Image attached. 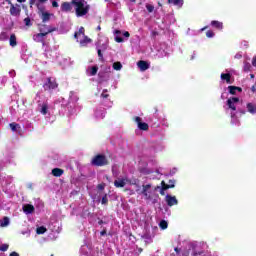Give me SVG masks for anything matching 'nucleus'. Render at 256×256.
I'll return each mask as SVG.
<instances>
[{
	"instance_id": "obj_40",
	"label": "nucleus",
	"mask_w": 256,
	"mask_h": 256,
	"mask_svg": "<svg viewBox=\"0 0 256 256\" xmlns=\"http://www.w3.org/2000/svg\"><path fill=\"white\" fill-rule=\"evenodd\" d=\"M122 35H123V37H125L126 39H129V37H131V34H129L128 31H124V32L122 33Z\"/></svg>"
},
{
	"instance_id": "obj_50",
	"label": "nucleus",
	"mask_w": 256,
	"mask_h": 256,
	"mask_svg": "<svg viewBox=\"0 0 256 256\" xmlns=\"http://www.w3.org/2000/svg\"><path fill=\"white\" fill-rule=\"evenodd\" d=\"M18 3H25L26 0H17Z\"/></svg>"
},
{
	"instance_id": "obj_51",
	"label": "nucleus",
	"mask_w": 256,
	"mask_h": 256,
	"mask_svg": "<svg viewBox=\"0 0 256 256\" xmlns=\"http://www.w3.org/2000/svg\"><path fill=\"white\" fill-rule=\"evenodd\" d=\"M97 31H101V26H98V27H97Z\"/></svg>"
},
{
	"instance_id": "obj_45",
	"label": "nucleus",
	"mask_w": 256,
	"mask_h": 256,
	"mask_svg": "<svg viewBox=\"0 0 256 256\" xmlns=\"http://www.w3.org/2000/svg\"><path fill=\"white\" fill-rule=\"evenodd\" d=\"M9 256H19V253H17V252H11Z\"/></svg>"
},
{
	"instance_id": "obj_2",
	"label": "nucleus",
	"mask_w": 256,
	"mask_h": 256,
	"mask_svg": "<svg viewBox=\"0 0 256 256\" xmlns=\"http://www.w3.org/2000/svg\"><path fill=\"white\" fill-rule=\"evenodd\" d=\"M239 103H241V99H239V97H230L226 102L228 108L231 109V111H233L231 112V123H233L234 125L239 123V120L235 115V111H237V105H239Z\"/></svg>"
},
{
	"instance_id": "obj_28",
	"label": "nucleus",
	"mask_w": 256,
	"mask_h": 256,
	"mask_svg": "<svg viewBox=\"0 0 256 256\" xmlns=\"http://www.w3.org/2000/svg\"><path fill=\"white\" fill-rule=\"evenodd\" d=\"M37 235H44V233H47V228L45 226H40L36 228Z\"/></svg>"
},
{
	"instance_id": "obj_30",
	"label": "nucleus",
	"mask_w": 256,
	"mask_h": 256,
	"mask_svg": "<svg viewBox=\"0 0 256 256\" xmlns=\"http://www.w3.org/2000/svg\"><path fill=\"white\" fill-rule=\"evenodd\" d=\"M159 227H160V229L165 230V229H167V227H169V224L167 223V221L162 220L159 223Z\"/></svg>"
},
{
	"instance_id": "obj_9",
	"label": "nucleus",
	"mask_w": 256,
	"mask_h": 256,
	"mask_svg": "<svg viewBox=\"0 0 256 256\" xmlns=\"http://www.w3.org/2000/svg\"><path fill=\"white\" fill-rule=\"evenodd\" d=\"M134 122L137 124V127L140 129V131H149V124L143 122L141 117H134Z\"/></svg>"
},
{
	"instance_id": "obj_33",
	"label": "nucleus",
	"mask_w": 256,
	"mask_h": 256,
	"mask_svg": "<svg viewBox=\"0 0 256 256\" xmlns=\"http://www.w3.org/2000/svg\"><path fill=\"white\" fill-rule=\"evenodd\" d=\"M146 9H147L148 13H153V11H155V6H153L151 4H146Z\"/></svg>"
},
{
	"instance_id": "obj_21",
	"label": "nucleus",
	"mask_w": 256,
	"mask_h": 256,
	"mask_svg": "<svg viewBox=\"0 0 256 256\" xmlns=\"http://www.w3.org/2000/svg\"><path fill=\"white\" fill-rule=\"evenodd\" d=\"M114 41H116V43H123V41H125L120 35H121V31L120 30H114Z\"/></svg>"
},
{
	"instance_id": "obj_7",
	"label": "nucleus",
	"mask_w": 256,
	"mask_h": 256,
	"mask_svg": "<svg viewBox=\"0 0 256 256\" xmlns=\"http://www.w3.org/2000/svg\"><path fill=\"white\" fill-rule=\"evenodd\" d=\"M43 88L45 91H53V89H57V82L53 78H47L43 84Z\"/></svg>"
},
{
	"instance_id": "obj_1",
	"label": "nucleus",
	"mask_w": 256,
	"mask_h": 256,
	"mask_svg": "<svg viewBox=\"0 0 256 256\" xmlns=\"http://www.w3.org/2000/svg\"><path fill=\"white\" fill-rule=\"evenodd\" d=\"M72 5L75 7L77 17H84L91 9V6L85 0H72Z\"/></svg>"
},
{
	"instance_id": "obj_48",
	"label": "nucleus",
	"mask_w": 256,
	"mask_h": 256,
	"mask_svg": "<svg viewBox=\"0 0 256 256\" xmlns=\"http://www.w3.org/2000/svg\"><path fill=\"white\" fill-rule=\"evenodd\" d=\"M35 4V0H30V5Z\"/></svg>"
},
{
	"instance_id": "obj_34",
	"label": "nucleus",
	"mask_w": 256,
	"mask_h": 256,
	"mask_svg": "<svg viewBox=\"0 0 256 256\" xmlns=\"http://www.w3.org/2000/svg\"><path fill=\"white\" fill-rule=\"evenodd\" d=\"M10 128L12 129V131H17L18 129H20V126L17 123H11Z\"/></svg>"
},
{
	"instance_id": "obj_23",
	"label": "nucleus",
	"mask_w": 256,
	"mask_h": 256,
	"mask_svg": "<svg viewBox=\"0 0 256 256\" xmlns=\"http://www.w3.org/2000/svg\"><path fill=\"white\" fill-rule=\"evenodd\" d=\"M246 109H247L248 113H251V115H255V113H256V105L255 104L248 103L246 105Z\"/></svg>"
},
{
	"instance_id": "obj_29",
	"label": "nucleus",
	"mask_w": 256,
	"mask_h": 256,
	"mask_svg": "<svg viewBox=\"0 0 256 256\" xmlns=\"http://www.w3.org/2000/svg\"><path fill=\"white\" fill-rule=\"evenodd\" d=\"M112 67L114 71H121V69H123V64H121V62H114Z\"/></svg>"
},
{
	"instance_id": "obj_19",
	"label": "nucleus",
	"mask_w": 256,
	"mask_h": 256,
	"mask_svg": "<svg viewBox=\"0 0 256 256\" xmlns=\"http://www.w3.org/2000/svg\"><path fill=\"white\" fill-rule=\"evenodd\" d=\"M94 117L98 120L105 119V109H97L94 113Z\"/></svg>"
},
{
	"instance_id": "obj_54",
	"label": "nucleus",
	"mask_w": 256,
	"mask_h": 256,
	"mask_svg": "<svg viewBox=\"0 0 256 256\" xmlns=\"http://www.w3.org/2000/svg\"><path fill=\"white\" fill-rule=\"evenodd\" d=\"M132 3H135V1H137V0H130Z\"/></svg>"
},
{
	"instance_id": "obj_53",
	"label": "nucleus",
	"mask_w": 256,
	"mask_h": 256,
	"mask_svg": "<svg viewBox=\"0 0 256 256\" xmlns=\"http://www.w3.org/2000/svg\"><path fill=\"white\" fill-rule=\"evenodd\" d=\"M251 79H253V77H255L253 74L250 75Z\"/></svg>"
},
{
	"instance_id": "obj_10",
	"label": "nucleus",
	"mask_w": 256,
	"mask_h": 256,
	"mask_svg": "<svg viewBox=\"0 0 256 256\" xmlns=\"http://www.w3.org/2000/svg\"><path fill=\"white\" fill-rule=\"evenodd\" d=\"M129 184H131V180H129V178L127 177H119L114 181L115 187H118V188L125 187L126 185H129Z\"/></svg>"
},
{
	"instance_id": "obj_16",
	"label": "nucleus",
	"mask_w": 256,
	"mask_h": 256,
	"mask_svg": "<svg viewBox=\"0 0 256 256\" xmlns=\"http://www.w3.org/2000/svg\"><path fill=\"white\" fill-rule=\"evenodd\" d=\"M137 66L140 71H147V69H149V63L143 60L138 61Z\"/></svg>"
},
{
	"instance_id": "obj_3",
	"label": "nucleus",
	"mask_w": 256,
	"mask_h": 256,
	"mask_svg": "<svg viewBox=\"0 0 256 256\" xmlns=\"http://www.w3.org/2000/svg\"><path fill=\"white\" fill-rule=\"evenodd\" d=\"M75 39L81 47H87L91 43V39L85 36V28L81 27L78 32L75 33Z\"/></svg>"
},
{
	"instance_id": "obj_35",
	"label": "nucleus",
	"mask_w": 256,
	"mask_h": 256,
	"mask_svg": "<svg viewBox=\"0 0 256 256\" xmlns=\"http://www.w3.org/2000/svg\"><path fill=\"white\" fill-rule=\"evenodd\" d=\"M244 71L249 72L251 71V64L248 62L244 63Z\"/></svg>"
},
{
	"instance_id": "obj_12",
	"label": "nucleus",
	"mask_w": 256,
	"mask_h": 256,
	"mask_svg": "<svg viewBox=\"0 0 256 256\" xmlns=\"http://www.w3.org/2000/svg\"><path fill=\"white\" fill-rule=\"evenodd\" d=\"M165 201L168 205V207H173L174 205H178L179 201L177 200V197L166 195Z\"/></svg>"
},
{
	"instance_id": "obj_15",
	"label": "nucleus",
	"mask_w": 256,
	"mask_h": 256,
	"mask_svg": "<svg viewBox=\"0 0 256 256\" xmlns=\"http://www.w3.org/2000/svg\"><path fill=\"white\" fill-rule=\"evenodd\" d=\"M62 11H65L66 13H69V11H73V1L71 3L64 2L61 5Z\"/></svg>"
},
{
	"instance_id": "obj_11",
	"label": "nucleus",
	"mask_w": 256,
	"mask_h": 256,
	"mask_svg": "<svg viewBox=\"0 0 256 256\" xmlns=\"http://www.w3.org/2000/svg\"><path fill=\"white\" fill-rule=\"evenodd\" d=\"M99 71V66L94 65V66H89L86 69V75L88 77H95V75H97V72Z\"/></svg>"
},
{
	"instance_id": "obj_8",
	"label": "nucleus",
	"mask_w": 256,
	"mask_h": 256,
	"mask_svg": "<svg viewBox=\"0 0 256 256\" xmlns=\"http://www.w3.org/2000/svg\"><path fill=\"white\" fill-rule=\"evenodd\" d=\"M38 15L40 19L43 21V23H47V21H50V19L53 16V14H51L49 11L45 9H39Z\"/></svg>"
},
{
	"instance_id": "obj_56",
	"label": "nucleus",
	"mask_w": 256,
	"mask_h": 256,
	"mask_svg": "<svg viewBox=\"0 0 256 256\" xmlns=\"http://www.w3.org/2000/svg\"><path fill=\"white\" fill-rule=\"evenodd\" d=\"M158 5H159V7H161V3L160 2H158Z\"/></svg>"
},
{
	"instance_id": "obj_37",
	"label": "nucleus",
	"mask_w": 256,
	"mask_h": 256,
	"mask_svg": "<svg viewBox=\"0 0 256 256\" xmlns=\"http://www.w3.org/2000/svg\"><path fill=\"white\" fill-rule=\"evenodd\" d=\"M101 97H103V99H107V97H109V92L107 90H103Z\"/></svg>"
},
{
	"instance_id": "obj_55",
	"label": "nucleus",
	"mask_w": 256,
	"mask_h": 256,
	"mask_svg": "<svg viewBox=\"0 0 256 256\" xmlns=\"http://www.w3.org/2000/svg\"><path fill=\"white\" fill-rule=\"evenodd\" d=\"M252 91H255V86L252 87Z\"/></svg>"
},
{
	"instance_id": "obj_27",
	"label": "nucleus",
	"mask_w": 256,
	"mask_h": 256,
	"mask_svg": "<svg viewBox=\"0 0 256 256\" xmlns=\"http://www.w3.org/2000/svg\"><path fill=\"white\" fill-rule=\"evenodd\" d=\"M63 173H64V171L61 168H54V169H52V175L54 177H61V175H63Z\"/></svg>"
},
{
	"instance_id": "obj_25",
	"label": "nucleus",
	"mask_w": 256,
	"mask_h": 256,
	"mask_svg": "<svg viewBox=\"0 0 256 256\" xmlns=\"http://www.w3.org/2000/svg\"><path fill=\"white\" fill-rule=\"evenodd\" d=\"M9 45L10 47H17V36H15V34H11L9 39Z\"/></svg>"
},
{
	"instance_id": "obj_46",
	"label": "nucleus",
	"mask_w": 256,
	"mask_h": 256,
	"mask_svg": "<svg viewBox=\"0 0 256 256\" xmlns=\"http://www.w3.org/2000/svg\"><path fill=\"white\" fill-rule=\"evenodd\" d=\"M207 29H209V27H208V26H205V27L202 28L200 31H205V30H207Z\"/></svg>"
},
{
	"instance_id": "obj_41",
	"label": "nucleus",
	"mask_w": 256,
	"mask_h": 256,
	"mask_svg": "<svg viewBox=\"0 0 256 256\" xmlns=\"http://www.w3.org/2000/svg\"><path fill=\"white\" fill-rule=\"evenodd\" d=\"M107 201H108L107 195L103 196L102 201H101L102 205H107Z\"/></svg>"
},
{
	"instance_id": "obj_5",
	"label": "nucleus",
	"mask_w": 256,
	"mask_h": 256,
	"mask_svg": "<svg viewBox=\"0 0 256 256\" xmlns=\"http://www.w3.org/2000/svg\"><path fill=\"white\" fill-rule=\"evenodd\" d=\"M49 33H53V29L46 27L45 29L40 28V33L33 35V40L36 41V43H42V41L45 40V37L49 35Z\"/></svg>"
},
{
	"instance_id": "obj_4",
	"label": "nucleus",
	"mask_w": 256,
	"mask_h": 256,
	"mask_svg": "<svg viewBox=\"0 0 256 256\" xmlns=\"http://www.w3.org/2000/svg\"><path fill=\"white\" fill-rule=\"evenodd\" d=\"M153 191H157V188L153 189L150 184H146L142 186V195L147 201H152V203H157L156 200H153Z\"/></svg>"
},
{
	"instance_id": "obj_17",
	"label": "nucleus",
	"mask_w": 256,
	"mask_h": 256,
	"mask_svg": "<svg viewBox=\"0 0 256 256\" xmlns=\"http://www.w3.org/2000/svg\"><path fill=\"white\" fill-rule=\"evenodd\" d=\"M228 91H229L230 95H237V93H241V91H243V89L241 87H237V86H228Z\"/></svg>"
},
{
	"instance_id": "obj_31",
	"label": "nucleus",
	"mask_w": 256,
	"mask_h": 256,
	"mask_svg": "<svg viewBox=\"0 0 256 256\" xmlns=\"http://www.w3.org/2000/svg\"><path fill=\"white\" fill-rule=\"evenodd\" d=\"M9 225V219L5 217L3 220L0 221L1 227H7Z\"/></svg>"
},
{
	"instance_id": "obj_18",
	"label": "nucleus",
	"mask_w": 256,
	"mask_h": 256,
	"mask_svg": "<svg viewBox=\"0 0 256 256\" xmlns=\"http://www.w3.org/2000/svg\"><path fill=\"white\" fill-rule=\"evenodd\" d=\"M220 79L225 81L228 85H231V73L226 72L220 75Z\"/></svg>"
},
{
	"instance_id": "obj_49",
	"label": "nucleus",
	"mask_w": 256,
	"mask_h": 256,
	"mask_svg": "<svg viewBox=\"0 0 256 256\" xmlns=\"http://www.w3.org/2000/svg\"><path fill=\"white\" fill-rule=\"evenodd\" d=\"M39 1V3H45V2H47V0H38Z\"/></svg>"
},
{
	"instance_id": "obj_44",
	"label": "nucleus",
	"mask_w": 256,
	"mask_h": 256,
	"mask_svg": "<svg viewBox=\"0 0 256 256\" xmlns=\"http://www.w3.org/2000/svg\"><path fill=\"white\" fill-rule=\"evenodd\" d=\"M52 7H59V3H57V1H53L52 2Z\"/></svg>"
},
{
	"instance_id": "obj_14",
	"label": "nucleus",
	"mask_w": 256,
	"mask_h": 256,
	"mask_svg": "<svg viewBox=\"0 0 256 256\" xmlns=\"http://www.w3.org/2000/svg\"><path fill=\"white\" fill-rule=\"evenodd\" d=\"M211 27L217 29V31H223V22L218 20H213L210 22Z\"/></svg>"
},
{
	"instance_id": "obj_26",
	"label": "nucleus",
	"mask_w": 256,
	"mask_h": 256,
	"mask_svg": "<svg viewBox=\"0 0 256 256\" xmlns=\"http://www.w3.org/2000/svg\"><path fill=\"white\" fill-rule=\"evenodd\" d=\"M10 13L11 15L17 16L19 15V13H21V9L19 8V6H11L10 8Z\"/></svg>"
},
{
	"instance_id": "obj_22",
	"label": "nucleus",
	"mask_w": 256,
	"mask_h": 256,
	"mask_svg": "<svg viewBox=\"0 0 256 256\" xmlns=\"http://www.w3.org/2000/svg\"><path fill=\"white\" fill-rule=\"evenodd\" d=\"M40 113L42 115H47V113H49V104L47 103H42L40 105Z\"/></svg>"
},
{
	"instance_id": "obj_6",
	"label": "nucleus",
	"mask_w": 256,
	"mask_h": 256,
	"mask_svg": "<svg viewBox=\"0 0 256 256\" xmlns=\"http://www.w3.org/2000/svg\"><path fill=\"white\" fill-rule=\"evenodd\" d=\"M91 163L96 167H103V165H107V158L103 155H97L94 158H92Z\"/></svg>"
},
{
	"instance_id": "obj_24",
	"label": "nucleus",
	"mask_w": 256,
	"mask_h": 256,
	"mask_svg": "<svg viewBox=\"0 0 256 256\" xmlns=\"http://www.w3.org/2000/svg\"><path fill=\"white\" fill-rule=\"evenodd\" d=\"M173 187H175V184L167 185V184H165L164 181H162V189L160 190V194L165 195V189H171Z\"/></svg>"
},
{
	"instance_id": "obj_47",
	"label": "nucleus",
	"mask_w": 256,
	"mask_h": 256,
	"mask_svg": "<svg viewBox=\"0 0 256 256\" xmlns=\"http://www.w3.org/2000/svg\"><path fill=\"white\" fill-rule=\"evenodd\" d=\"M106 233H107V232L104 230V231L100 232V235L103 236V235H106Z\"/></svg>"
},
{
	"instance_id": "obj_38",
	"label": "nucleus",
	"mask_w": 256,
	"mask_h": 256,
	"mask_svg": "<svg viewBox=\"0 0 256 256\" xmlns=\"http://www.w3.org/2000/svg\"><path fill=\"white\" fill-rule=\"evenodd\" d=\"M7 249H9V244H3V245L0 247V251H7Z\"/></svg>"
},
{
	"instance_id": "obj_13",
	"label": "nucleus",
	"mask_w": 256,
	"mask_h": 256,
	"mask_svg": "<svg viewBox=\"0 0 256 256\" xmlns=\"http://www.w3.org/2000/svg\"><path fill=\"white\" fill-rule=\"evenodd\" d=\"M22 209L25 215H32V213H35V206L31 204H24Z\"/></svg>"
},
{
	"instance_id": "obj_36",
	"label": "nucleus",
	"mask_w": 256,
	"mask_h": 256,
	"mask_svg": "<svg viewBox=\"0 0 256 256\" xmlns=\"http://www.w3.org/2000/svg\"><path fill=\"white\" fill-rule=\"evenodd\" d=\"M70 99L72 101H78L79 98L77 97V95L74 94V92H70Z\"/></svg>"
},
{
	"instance_id": "obj_20",
	"label": "nucleus",
	"mask_w": 256,
	"mask_h": 256,
	"mask_svg": "<svg viewBox=\"0 0 256 256\" xmlns=\"http://www.w3.org/2000/svg\"><path fill=\"white\" fill-rule=\"evenodd\" d=\"M169 5H174V7H178L181 9L183 7L184 0H168Z\"/></svg>"
},
{
	"instance_id": "obj_52",
	"label": "nucleus",
	"mask_w": 256,
	"mask_h": 256,
	"mask_svg": "<svg viewBox=\"0 0 256 256\" xmlns=\"http://www.w3.org/2000/svg\"><path fill=\"white\" fill-rule=\"evenodd\" d=\"M98 55L99 57H101V50H98Z\"/></svg>"
},
{
	"instance_id": "obj_42",
	"label": "nucleus",
	"mask_w": 256,
	"mask_h": 256,
	"mask_svg": "<svg viewBox=\"0 0 256 256\" xmlns=\"http://www.w3.org/2000/svg\"><path fill=\"white\" fill-rule=\"evenodd\" d=\"M97 187L100 191H103V189H105V184H99Z\"/></svg>"
},
{
	"instance_id": "obj_43",
	"label": "nucleus",
	"mask_w": 256,
	"mask_h": 256,
	"mask_svg": "<svg viewBox=\"0 0 256 256\" xmlns=\"http://www.w3.org/2000/svg\"><path fill=\"white\" fill-rule=\"evenodd\" d=\"M243 55L241 53H238L234 56L235 59H242Z\"/></svg>"
},
{
	"instance_id": "obj_39",
	"label": "nucleus",
	"mask_w": 256,
	"mask_h": 256,
	"mask_svg": "<svg viewBox=\"0 0 256 256\" xmlns=\"http://www.w3.org/2000/svg\"><path fill=\"white\" fill-rule=\"evenodd\" d=\"M24 23H25V25H26L27 27L31 26V19L25 18V19H24Z\"/></svg>"
},
{
	"instance_id": "obj_32",
	"label": "nucleus",
	"mask_w": 256,
	"mask_h": 256,
	"mask_svg": "<svg viewBox=\"0 0 256 256\" xmlns=\"http://www.w3.org/2000/svg\"><path fill=\"white\" fill-rule=\"evenodd\" d=\"M206 37H208V39H213V37H215V32H213V30H208L206 32Z\"/></svg>"
}]
</instances>
